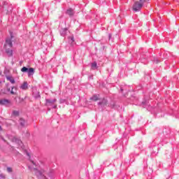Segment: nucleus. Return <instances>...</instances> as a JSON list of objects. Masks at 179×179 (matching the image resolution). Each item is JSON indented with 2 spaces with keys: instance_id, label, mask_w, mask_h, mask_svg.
<instances>
[{
  "instance_id": "f257e3e1",
  "label": "nucleus",
  "mask_w": 179,
  "mask_h": 179,
  "mask_svg": "<svg viewBox=\"0 0 179 179\" xmlns=\"http://www.w3.org/2000/svg\"><path fill=\"white\" fill-rule=\"evenodd\" d=\"M146 2V0H139L134 1L132 9L134 12H139L143 7V3Z\"/></svg>"
},
{
  "instance_id": "f03ea898",
  "label": "nucleus",
  "mask_w": 179,
  "mask_h": 179,
  "mask_svg": "<svg viewBox=\"0 0 179 179\" xmlns=\"http://www.w3.org/2000/svg\"><path fill=\"white\" fill-rule=\"evenodd\" d=\"M22 72H28V76H31V75L34 74V69L33 68H27L26 66L22 67L21 69Z\"/></svg>"
},
{
  "instance_id": "7ed1b4c3",
  "label": "nucleus",
  "mask_w": 179,
  "mask_h": 179,
  "mask_svg": "<svg viewBox=\"0 0 179 179\" xmlns=\"http://www.w3.org/2000/svg\"><path fill=\"white\" fill-rule=\"evenodd\" d=\"M12 48L13 44H12V38H7L6 40V44L4 45V48Z\"/></svg>"
},
{
  "instance_id": "20e7f679",
  "label": "nucleus",
  "mask_w": 179,
  "mask_h": 179,
  "mask_svg": "<svg viewBox=\"0 0 179 179\" xmlns=\"http://www.w3.org/2000/svg\"><path fill=\"white\" fill-rule=\"evenodd\" d=\"M10 94H13L15 96L17 95V87H11Z\"/></svg>"
},
{
  "instance_id": "39448f33",
  "label": "nucleus",
  "mask_w": 179,
  "mask_h": 179,
  "mask_svg": "<svg viewBox=\"0 0 179 179\" xmlns=\"http://www.w3.org/2000/svg\"><path fill=\"white\" fill-rule=\"evenodd\" d=\"M90 100H92V101H98V100H100V95H93Z\"/></svg>"
},
{
  "instance_id": "423d86ee",
  "label": "nucleus",
  "mask_w": 179,
  "mask_h": 179,
  "mask_svg": "<svg viewBox=\"0 0 179 179\" xmlns=\"http://www.w3.org/2000/svg\"><path fill=\"white\" fill-rule=\"evenodd\" d=\"M6 79L7 80H9V82H10V83H12L13 85L15 83V78H13V77L12 76H7Z\"/></svg>"
},
{
  "instance_id": "0eeeda50",
  "label": "nucleus",
  "mask_w": 179,
  "mask_h": 179,
  "mask_svg": "<svg viewBox=\"0 0 179 179\" xmlns=\"http://www.w3.org/2000/svg\"><path fill=\"white\" fill-rule=\"evenodd\" d=\"M20 89H22V90H27L28 89L27 82H24L20 86Z\"/></svg>"
},
{
  "instance_id": "6e6552de",
  "label": "nucleus",
  "mask_w": 179,
  "mask_h": 179,
  "mask_svg": "<svg viewBox=\"0 0 179 179\" xmlns=\"http://www.w3.org/2000/svg\"><path fill=\"white\" fill-rule=\"evenodd\" d=\"M6 54H8V55L9 57H12V55H13V52L12 51V50H10L8 48H6Z\"/></svg>"
},
{
  "instance_id": "1a4fd4ad",
  "label": "nucleus",
  "mask_w": 179,
  "mask_h": 179,
  "mask_svg": "<svg viewBox=\"0 0 179 179\" xmlns=\"http://www.w3.org/2000/svg\"><path fill=\"white\" fill-rule=\"evenodd\" d=\"M9 103H10V101L8 99L0 100V104L1 105L9 104Z\"/></svg>"
},
{
  "instance_id": "9d476101",
  "label": "nucleus",
  "mask_w": 179,
  "mask_h": 179,
  "mask_svg": "<svg viewBox=\"0 0 179 179\" xmlns=\"http://www.w3.org/2000/svg\"><path fill=\"white\" fill-rule=\"evenodd\" d=\"M108 103V101L106 99H103L101 102L99 103L100 106H107Z\"/></svg>"
},
{
  "instance_id": "9b49d317",
  "label": "nucleus",
  "mask_w": 179,
  "mask_h": 179,
  "mask_svg": "<svg viewBox=\"0 0 179 179\" xmlns=\"http://www.w3.org/2000/svg\"><path fill=\"white\" fill-rule=\"evenodd\" d=\"M57 102V99H46V104H54V103Z\"/></svg>"
},
{
  "instance_id": "f8f14e48",
  "label": "nucleus",
  "mask_w": 179,
  "mask_h": 179,
  "mask_svg": "<svg viewBox=\"0 0 179 179\" xmlns=\"http://www.w3.org/2000/svg\"><path fill=\"white\" fill-rule=\"evenodd\" d=\"M66 31H68V29H66V28L62 29L60 31V34H61L62 36H66Z\"/></svg>"
},
{
  "instance_id": "ddd939ff",
  "label": "nucleus",
  "mask_w": 179,
  "mask_h": 179,
  "mask_svg": "<svg viewBox=\"0 0 179 179\" xmlns=\"http://www.w3.org/2000/svg\"><path fill=\"white\" fill-rule=\"evenodd\" d=\"M66 13L69 15V16H73V10L71 8L67 10Z\"/></svg>"
},
{
  "instance_id": "4468645a",
  "label": "nucleus",
  "mask_w": 179,
  "mask_h": 179,
  "mask_svg": "<svg viewBox=\"0 0 179 179\" xmlns=\"http://www.w3.org/2000/svg\"><path fill=\"white\" fill-rule=\"evenodd\" d=\"M92 69H97V63L96 62L92 63Z\"/></svg>"
},
{
  "instance_id": "2eb2a0df",
  "label": "nucleus",
  "mask_w": 179,
  "mask_h": 179,
  "mask_svg": "<svg viewBox=\"0 0 179 179\" xmlns=\"http://www.w3.org/2000/svg\"><path fill=\"white\" fill-rule=\"evenodd\" d=\"M13 115H14L15 117H18V115H19V111H17V110H13Z\"/></svg>"
},
{
  "instance_id": "dca6fc26",
  "label": "nucleus",
  "mask_w": 179,
  "mask_h": 179,
  "mask_svg": "<svg viewBox=\"0 0 179 179\" xmlns=\"http://www.w3.org/2000/svg\"><path fill=\"white\" fill-rule=\"evenodd\" d=\"M20 124L21 125H24V120L23 119H20Z\"/></svg>"
},
{
  "instance_id": "f3484780",
  "label": "nucleus",
  "mask_w": 179,
  "mask_h": 179,
  "mask_svg": "<svg viewBox=\"0 0 179 179\" xmlns=\"http://www.w3.org/2000/svg\"><path fill=\"white\" fill-rule=\"evenodd\" d=\"M7 171H8V173H12V168L8 167V168H7Z\"/></svg>"
},
{
  "instance_id": "a211bd4d",
  "label": "nucleus",
  "mask_w": 179,
  "mask_h": 179,
  "mask_svg": "<svg viewBox=\"0 0 179 179\" xmlns=\"http://www.w3.org/2000/svg\"><path fill=\"white\" fill-rule=\"evenodd\" d=\"M36 176H41V172L36 171Z\"/></svg>"
},
{
  "instance_id": "6ab92c4d",
  "label": "nucleus",
  "mask_w": 179,
  "mask_h": 179,
  "mask_svg": "<svg viewBox=\"0 0 179 179\" xmlns=\"http://www.w3.org/2000/svg\"><path fill=\"white\" fill-rule=\"evenodd\" d=\"M17 143H18V145H20V146L22 145V141H20V140H18L17 141Z\"/></svg>"
},
{
  "instance_id": "aec40b11",
  "label": "nucleus",
  "mask_w": 179,
  "mask_h": 179,
  "mask_svg": "<svg viewBox=\"0 0 179 179\" xmlns=\"http://www.w3.org/2000/svg\"><path fill=\"white\" fill-rule=\"evenodd\" d=\"M71 40L72 43H73V41H75V40L73 39V36L71 37Z\"/></svg>"
},
{
  "instance_id": "412c9836",
  "label": "nucleus",
  "mask_w": 179,
  "mask_h": 179,
  "mask_svg": "<svg viewBox=\"0 0 179 179\" xmlns=\"http://www.w3.org/2000/svg\"><path fill=\"white\" fill-rule=\"evenodd\" d=\"M11 90H10V88H8V92H10Z\"/></svg>"
},
{
  "instance_id": "4be33fe9",
  "label": "nucleus",
  "mask_w": 179,
  "mask_h": 179,
  "mask_svg": "<svg viewBox=\"0 0 179 179\" xmlns=\"http://www.w3.org/2000/svg\"><path fill=\"white\" fill-rule=\"evenodd\" d=\"M0 131H2V127H1V125H0Z\"/></svg>"
},
{
  "instance_id": "5701e85b",
  "label": "nucleus",
  "mask_w": 179,
  "mask_h": 179,
  "mask_svg": "<svg viewBox=\"0 0 179 179\" xmlns=\"http://www.w3.org/2000/svg\"><path fill=\"white\" fill-rule=\"evenodd\" d=\"M11 38H13V36L11 35Z\"/></svg>"
},
{
  "instance_id": "b1692460",
  "label": "nucleus",
  "mask_w": 179,
  "mask_h": 179,
  "mask_svg": "<svg viewBox=\"0 0 179 179\" xmlns=\"http://www.w3.org/2000/svg\"><path fill=\"white\" fill-rule=\"evenodd\" d=\"M0 75H1V71H0Z\"/></svg>"
}]
</instances>
